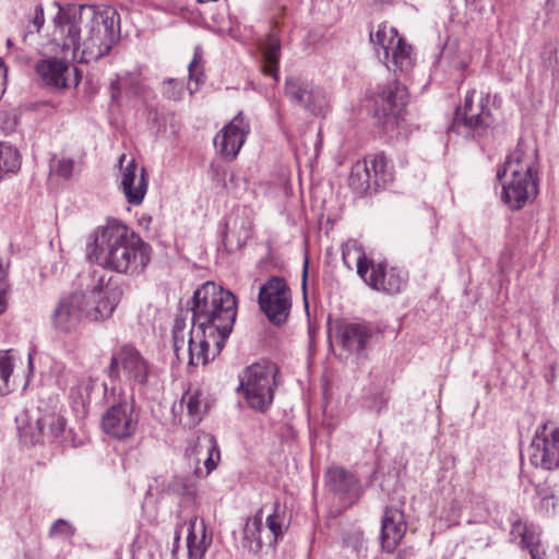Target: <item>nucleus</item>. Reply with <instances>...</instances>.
<instances>
[{
	"mask_svg": "<svg viewBox=\"0 0 559 559\" xmlns=\"http://www.w3.org/2000/svg\"><path fill=\"white\" fill-rule=\"evenodd\" d=\"M52 23L51 40L63 57L38 61L36 72L46 85L55 88L68 86L70 60L79 63L98 61L109 55L119 38V14L112 7L60 8Z\"/></svg>",
	"mask_w": 559,
	"mask_h": 559,
	"instance_id": "nucleus-1",
	"label": "nucleus"
},
{
	"mask_svg": "<svg viewBox=\"0 0 559 559\" xmlns=\"http://www.w3.org/2000/svg\"><path fill=\"white\" fill-rule=\"evenodd\" d=\"M88 262L123 275H139L151 261V247L127 224L108 219L86 239Z\"/></svg>",
	"mask_w": 559,
	"mask_h": 559,
	"instance_id": "nucleus-2",
	"label": "nucleus"
},
{
	"mask_svg": "<svg viewBox=\"0 0 559 559\" xmlns=\"http://www.w3.org/2000/svg\"><path fill=\"white\" fill-rule=\"evenodd\" d=\"M121 296L119 285L102 275L85 292L62 297L52 312V324L56 330L69 333L85 318L92 321L106 320L111 317Z\"/></svg>",
	"mask_w": 559,
	"mask_h": 559,
	"instance_id": "nucleus-3",
	"label": "nucleus"
},
{
	"mask_svg": "<svg viewBox=\"0 0 559 559\" xmlns=\"http://www.w3.org/2000/svg\"><path fill=\"white\" fill-rule=\"evenodd\" d=\"M237 297L228 289L205 282L192 297V323L226 342L237 317Z\"/></svg>",
	"mask_w": 559,
	"mask_h": 559,
	"instance_id": "nucleus-4",
	"label": "nucleus"
},
{
	"mask_svg": "<svg viewBox=\"0 0 559 559\" xmlns=\"http://www.w3.org/2000/svg\"><path fill=\"white\" fill-rule=\"evenodd\" d=\"M174 350L181 362L190 366L206 365L223 349L225 342L216 338V335L192 323L185 334V321L177 319L173 329Z\"/></svg>",
	"mask_w": 559,
	"mask_h": 559,
	"instance_id": "nucleus-5",
	"label": "nucleus"
},
{
	"mask_svg": "<svg viewBox=\"0 0 559 559\" xmlns=\"http://www.w3.org/2000/svg\"><path fill=\"white\" fill-rule=\"evenodd\" d=\"M277 372L276 365L266 361L252 364L242 371L237 392L250 408L260 413L270 408L277 386Z\"/></svg>",
	"mask_w": 559,
	"mask_h": 559,
	"instance_id": "nucleus-6",
	"label": "nucleus"
},
{
	"mask_svg": "<svg viewBox=\"0 0 559 559\" xmlns=\"http://www.w3.org/2000/svg\"><path fill=\"white\" fill-rule=\"evenodd\" d=\"M492 105L493 99L489 92L468 91L463 105L455 109L450 129L464 136L484 135L495 122Z\"/></svg>",
	"mask_w": 559,
	"mask_h": 559,
	"instance_id": "nucleus-7",
	"label": "nucleus"
},
{
	"mask_svg": "<svg viewBox=\"0 0 559 559\" xmlns=\"http://www.w3.org/2000/svg\"><path fill=\"white\" fill-rule=\"evenodd\" d=\"M287 528L285 511L276 502L273 511L265 519L263 509L249 518L243 527V545L250 551L258 552L264 546H274L278 538L283 537Z\"/></svg>",
	"mask_w": 559,
	"mask_h": 559,
	"instance_id": "nucleus-8",
	"label": "nucleus"
},
{
	"mask_svg": "<svg viewBox=\"0 0 559 559\" xmlns=\"http://www.w3.org/2000/svg\"><path fill=\"white\" fill-rule=\"evenodd\" d=\"M370 40L378 53H380V49L383 50L389 70L407 72L414 67L415 58L412 46L399 35L393 26L380 24L376 33L370 34Z\"/></svg>",
	"mask_w": 559,
	"mask_h": 559,
	"instance_id": "nucleus-9",
	"label": "nucleus"
},
{
	"mask_svg": "<svg viewBox=\"0 0 559 559\" xmlns=\"http://www.w3.org/2000/svg\"><path fill=\"white\" fill-rule=\"evenodd\" d=\"M358 275L377 292L388 295L400 294L407 285L408 273L396 266H388L383 262L376 263L367 257L358 260Z\"/></svg>",
	"mask_w": 559,
	"mask_h": 559,
	"instance_id": "nucleus-10",
	"label": "nucleus"
},
{
	"mask_svg": "<svg viewBox=\"0 0 559 559\" xmlns=\"http://www.w3.org/2000/svg\"><path fill=\"white\" fill-rule=\"evenodd\" d=\"M139 413L134 400L123 399L106 409L102 416V429L112 439L127 441L138 431Z\"/></svg>",
	"mask_w": 559,
	"mask_h": 559,
	"instance_id": "nucleus-11",
	"label": "nucleus"
},
{
	"mask_svg": "<svg viewBox=\"0 0 559 559\" xmlns=\"http://www.w3.org/2000/svg\"><path fill=\"white\" fill-rule=\"evenodd\" d=\"M258 302L271 322H285L292 308V294L287 283L278 276L269 278L260 287Z\"/></svg>",
	"mask_w": 559,
	"mask_h": 559,
	"instance_id": "nucleus-12",
	"label": "nucleus"
},
{
	"mask_svg": "<svg viewBox=\"0 0 559 559\" xmlns=\"http://www.w3.org/2000/svg\"><path fill=\"white\" fill-rule=\"evenodd\" d=\"M120 370L132 384L144 386L150 376V365L132 345L124 344L111 356L107 368L110 378H118Z\"/></svg>",
	"mask_w": 559,
	"mask_h": 559,
	"instance_id": "nucleus-13",
	"label": "nucleus"
},
{
	"mask_svg": "<svg viewBox=\"0 0 559 559\" xmlns=\"http://www.w3.org/2000/svg\"><path fill=\"white\" fill-rule=\"evenodd\" d=\"M531 463L544 469L559 468V427L544 423L537 427L530 447Z\"/></svg>",
	"mask_w": 559,
	"mask_h": 559,
	"instance_id": "nucleus-14",
	"label": "nucleus"
},
{
	"mask_svg": "<svg viewBox=\"0 0 559 559\" xmlns=\"http://www.w3.org/2000/svg\"><path fill=\"white\" fill-rule=\"evenodd\" d=\"M510 174L511 177L538 178V150L533 142L520 140L516 147L508 155L497 177Z\"/></svg>",
	"mask_w": 559,
	"mask_h": 559,
	"instance_id": "nucleus-15",
	"label": "nucleus"
},
{
	"mask_svg": "<svg viewBox=\"0 0 559 559\" xmlns=\"http://www.w3.org/2000/svg\"><path fill=\"white\" fill-rule=\"evenodd\" d=\"M407 100L406 87L396 81L390 82L383 86L376 98L374 115L385 128H393L397 124V118L407 105Z\"/></svg>",
	"mask_w": 559,
	"mask_h": 559,
	"instance_id": "nucleus-16",
	"label": "nucleus"
},
{
	"mask_svg": "<svg viewBox=\"0 0 559 559\" xmlns=\"http://www.w3.org/2000/svg\"><path fill=\"white\" fill-rule=\"evenodd\" d=\"M250 133V123L239 111L214 138L217 154L224 159L233 160L239 154Z\"/></svg>",
	"mask_w": 559,
	"mask_h": 559,
	"instance_id": "nucleus-17",
	"label": "nucleus"
},
{
	"mask_svg": "<svg viewBox=\"0 0 559 559\" xmlns=\"http://www.w3.org/2000/svg\"><path fill=\"white\" fill-rule=\"evenodd\" d=\"M538 193V178L511 177L502 185V200L512 210L522 209Z\"/></svg>",
	"mask_w": 559,
	"mask_h": 559,
	"instance_id": "nucleus-18",
	"label": "nucleus"
},
{
	"mask_svg": "<svg viewBox=\"0 0 559 559\" xmlns=\"http://www.w3.org/2000/svg\"><path fill=\"white\" fill-rule=\"evenodd\" d=\"M39 415L36 418V432L32 433V442L56 441L66 431L67 420L55 405L51 407L38 408Z\"/></svg>",
	"mask_w": 559,
	"mask_h": 559,
	"instance_id": "nucleus-19",
	"label": "nucleus"
},
{
	"mask_svg": "<svg viewBox=\"0 0 559 559\" xmlns=\"http://www.w3.org/2000/svg\"><path fill=\"white\" fill-rule=\"evenodd\" d=\"M148 182L144 167H139L134 159L121 168V189L126 200L132 205H140L147 192Z\"/></svg>",
	"mask_w": 559,
	"mask_h": 559,
	"instance_id": "nucleus-20",
	"label": "nucleus"
},
{
	"mask_svg": "<svg viewBox=\"0 0 559 559\" xmlns=\"http://www.w3.org/2000/svg\"><path fill=\"white\" fill-rule=\"evenodd\" d=\"M407 531L405 514L397 508H385L381 520V546L386 552H393Z\"/></svg>",
	"mask_w": 559,
	"mask_h": 559,
	"instance_id": "nucleus-21",
	"label": "nucleus"
},
{
	"mask_svg": "<svg viewBox=\"0 0 559 559\" xmlns=\"http://www.w3.org/2000/svg\"><path fill=\"white\" fill-rule=\"evenodd\" d=\"M212 533L202 519L194 516L187 527L186 546L188 559H203L212 544Z\"/></svg>",
	"mask_w": 559,
	"mask_h": 559,
	"instance_id": "nucleus-22",
	"label": "nucleus"
},
{
	"mask_svg": "<svg viewBox=\"0 0 559 559\" xmlns=\"http://www.w3.org/2000/svg\"><path fill=\"white\" fill-rule=\"evenodd\" d=\"M193 453L198 462L203 459L205 466L204 474L199 467L195 468V474L198 477L207 476L211 472H213L221 459L216 440L211 435H204L197 439V442L193 447Z\"/></svg>",
	"mask_w": 559,
	"mask_h": 559,
	"instance_id": "nucleus-23",
	"label": "nucleus"
},
{
	"mask_svg": "<svg viewBox=\"0 0 559 559\" xmlns=\"http://www.w3.org/2000/svg\"><path fill=\"white\" fill-rule=\"evenodd\" d=\"M181 405L187 408L190 424H199L209 407L206 389L202 385L189 386L181 397Z\"/></svg>",
	"mask_w": 559,
	"mask_h": 559,
	"instance_id": "nucleus-24",
	"label": "nucleus"
},
{
	"mask_svg": "<svg viewBox=\"0 0 559 559\" xmlns=\"http://www.w3.org/2000/svg\"><path fill=\"white\" fill-rule=\"evenodd\" d=\"M370 337V330L361 324H345L340 330L342 346L352 353L364 350Z\"/></svg>",
	"mask_w": 559,
	"mask_h": 559,
	"instance_id": "nucleus-25",
	"label": "nucleus"
},
{
	"mask_svg": "<svg viewBox=\"0 0 559 559\" xmlns=\"http://www.w3.org/2000/svg\"><path fill=\"white\" fill-rule=\"evenodd\" d=\"M281 55V44L280 40L270 36L265 43L263 48V64L262 70L264 74L274 78L275 81H278V60Z\"/></svg>",
	"mask_w": 559,
	"mask_h": 559,
	"instance_id": "nucleus-26",
	"label": "nucleus"
},
{
	"mask_svg": "<svg viewBox=\"0 0 559 559\" xmlns=\"http://www.w3.org/2000/svg\"><path fill=\"white\" fill-rule=\"evenodd\" d=\"M300 107L313 115H322L329 108L328 94L323 88L311 83Z\"/></svg>",
	"mask_w": 559,
	"mask_h": 559,
	"instance_id": "nucleus-27",
	"label": "nucleus"
},
{
	"mask_svg": "<svg viewBox=\"0 0 559 559\" xmlns=\"http://www.w3.org/2000/svg\"><path fill=\"white\" fill-rule=\"evenodd\" d=\"M348 185L357 193L366 192L373 185L368 163L365 159L358 160L352 166Z\"/></svg>",
	"mask_w": 559,
	"mask_h": 559,
	"instance_id": "nucleus-28",
	"label": "nucleus"
},
{
	"mask_svg": "<svg viewBox=\"0 0 559 559\" xmlns=\"http://www.w3.org/2000/svg\"><path fill=\"white\" fill-rule=\"evenodd\" d=\"M326 481L333 491L341 495L348 492L356 485L354 475L337 466L328 469Z\"/></svg>",
	"mask_w": 559,
	"mask_h": 559,
	"instance_id": "nucleus-29",
	"label": "nucleus"
},
{
	"mask_svg": "<svg viewBox=\"0 0 559 559\" xmlns=\"http://www.w3.org/2000/svg\"><path fill=\"white\" fill-rule=\"evenodd\" d=\"M368 163L371 180L376 188L391 181L392 176L388 170V162L383 154H372L364 158Z\"/></svg>",
	"mask_w": 559,
	"mask_h": 559,
	"instance_id": "nucleus-30",
	"label": "nucleus"
},
{
	"mask_svg": "<svg viewBox=\"0 0 559 559\" xmlns=\"http://www.w3.org/2000/svg\"><path fill=\"white\" fill-rule=\"evenodd\" d=\"M13 370L14 356L12 350H0V396H4L13 391Z\"/></svg>",
	"mask_w": 559,
	"mask_h": 559,
	"instance_id": "nucleus-31",
	"label": "nucleus"
},
{
	"mask_svg": "<svg viewBox=\"0 0 559 559\" xmlns=\"http://www.w3.org/2000/svg\"><path fill=\"white\" fill-rule=\"evenodd\" d=\"M21 168L19 151L7 142L0 143V174L4 178L8 174H16Z\"/></svg>",
	"mask_w": 559,
	"mask_h": 559,
	"instance_id": "nucleus-32",
	"label": "nucleus"
},
{
	"mask_svg": "<svg viewBox=\"0 0 559 559\" xmlns=\"http://www.w3.org/2000/svg\"><path fill=\"white\" fill-rule=\"evenodd\" d=\"M121 88L126 90V92L131 95H142L144 93V84L141 74L138 72L126 73L111 82L112 97H116V93Z\"/></svg>",
	"mask_w": 559,
	"mask_h": 559,
	"instance_id": "nucleus-33",
	"label": "nucleus"
},
{
	"mask_svg": "<svg viewBox=\"0 0 559 559\" xmlns=\"http://www.w3.org/2000/svg\"><path fill=\"white\" fill-rule=\"evenodd\" d=\"M75 160L72 157L53 156L50 162V175L63 180H70L74 173Z\"/></svg>",
	"mask_w": 559,
	"mask_h": 559,
	"instance_id": "nucleus-34",
	"label": "nucleus"
},
{
	"mask_svg": "<svg viewBox=\"0 0 559 559\" xmlns=\"http://www.w3.org/2000/svg\"><path fill=\"white\" fill-rule=\"evenodd\" d=\"M311 82L302 81L300 79L290 78L285 83V94L294 104L300 106L305 100L308 87Z\"/></svg>",
	"mask_w": 559,
	"mask_h": 559,
	"instance_id": "nucleus-35",
	"label": "nucleus"
},
{
	"mask_svg": "<svg viewBox=\"0 0 559 559\" xmlns=\"http://www.w3.org/2000/svg\"><path fill=\"white\" fill-rule=\"evenodd\" d=\"M202 57L200 50L197 48L193 55L192 60L189 63L188 70H189V80L195 82V87L192 88L189 86L190 94L194 93L201 83H203L204 75L202 71Z\"/></svg>",
	"mask_w": 559,
	"mask_h": 559,
	"instance_id": "nucleus-36",
	"label": "nucleus"
},
{
	"mask_svg": "<svg viewBox=\"0 0 559 559\" xmlns=\"http://www.w3.org/2000/svg\"><path fill=\"white\" fill-rule=\"evenodd\" d=\"M185 93L183 83L176 79H168L163 83V95L171 100L181 99Z\"/></svg>",
	"mask_w": 559,
	"mask_h": 559,
	"instance_id": "nucleus-37",
	"label": "nucleus"
},
{
	"mask_svg": "<svg viewBox=\"0 0 559 559\" xmlns=\"http://www.w3.org/2000/svg\"><path fill=\"white\" fill-rule=\"evenodd\" d=\"M342 255L344 263L349 265V259L353 258L356 260V265L358 266V260L360 257H366L361 246L356 240H348L342 247Z\"/></svg>",
	"mask_w": 559,
	"mask_h": 559,
	"instance_id": "nucleus-38",
	"label": "nucleus"
},
{
	"mask_svg": "<svg viewBox=\"0 0 559 559\" xmlns=\"http://www.w3.org/2000/svg\"><path fill=\"white\" fill-rule=\"evenodd\" d=\"M10 285L8 282L7 266L0 262V314H2L8 305Z\"/></svg>",
	"mask_w": 559,
	"mask_h": 559,
	"instance_id": "nucleus-39",
	"label": "nucleus"
},
{
	"mask_svg": "<svg viewBox=\"0 0 559 559\" xmlns=\"http://www.w3.org/2000/svg\"><path fill=\"white\" fill-rule=\"evenodd\" d=\"M45 24V15H44V9L41 5H37L34 11L33 19L28 25V31L24 35V39H26L27 35L36 32L39 33L41 27Z\"/></svg>",
	"mask_w": 559,
	"mask_h": 559,
	"instance_id": "nucleus-40",
	"label": "nucleus"
},
{
	"mask_svg": "<svg viewBox=\"0 0 559 559\" xmlns=\"http://www.w3.org/2000/svg\"><path fill=\"white\" fill-rule=\"evenodd\" d=\"M72 526L66 520H57L49 530V535L52 537L72 535Z\"/></svg>",
	"mask_w": 559,
	"mask_h": 559,
	"instance_id": "nucleus-41",
	"label": "nucleus"
},
{
	"mask_svg": "<svg viewBox=\"0 0 559 559\" xmlns=\"http://www.w3.org/2000/svg\"><path fill=\"white\" fill-rule=\"evenodd\" d=\"M538 543H539V533L533 525H530L526 528L525 534L521 537V544L524 548L527 549Z\"/></svg>",
	"mask_w": 559,
	"mask_h": 559,
	"instance_id": "nucleus-42",
	"label": "nucleus"
},
{
	"mask_svg": "<svg viewBox=\"0 0 559 559\" xmlns=\"http://www.w3.org/2000/svg\"><path fill=\"white\" fill-rule=\"evenodd\" d=\"M239 221V217H236L233 222V228L236 229L237 226L239 225L240 227V231H239V236L243 239V240H247L250 236H251V231H252V222L248 218V217H245V218H241L240 223L238 222Z\"/></svg>",
	"mask_w": 559,
	"mask_h": 559,
	"instance_id": "nucleus-43",
	"label": "nucleus"
},
{
	"mask_svg": "<svg viewBox=\"0 0 559 559\" xmlns=\"http://www.w3.org/2000/svg\"><path fill=\"white\" fill-rule=\"evenodd\" d=\"M530 525L521 520H516L513 524H512V528H511V535L514 537V538H520L525 534L526 532V528L528 527Z\"/></svg>",
	"mask_w": 559,
	"mask_h": 559,
	"instance_id": "nucleus-44",
	"label": "nucleus"
},
{
	"mask_svg": "<svg viewBox=\"0 0 559 559\" xmlns=\"http://www.w3.org/2000/svg\"><path fill=\"white\" fill-rule=\"evenodd\" d=\"M178 484L182 485V491H180L182 495L190 496L191 499L195 497L197 485L193 480H191L190 483L186 480H179Z\"/></svg>",
	"mask_w": 559,
	"mask_h": 559,
	"instance_id": "nucleus-45",
	"label": "nucleus"
},
{
	"mask_svg": "<svg viewBox=\"0 0 559 559\" xmlns=\"http://www.w3.org/2000/svg\"><path fill=\"white\" fill-rule=\"evenodd\" d=\"M530 550L532 559H545V550L540 543L527 548Z\"/></svg>",
	"mask_w": 559,
	"mask_h": 559,
	"instance_id": "nucleus-46",
	"label": "nucleus"
},
{
	"mask_svg": "<svg viewBox=\"0 0 559 559\" xmlns=\"http://www.w3.org/2000/svg\"><path fill=\"white\" fill-rule=\"evenodd\" d=\"M5 72H7V69L4 67V63H3L2 59H0V78L5 76Z\"/></svg>",
	"mask_w": 559,
	"mask_h": 559,
	"instance_id": "nucleus-47",
	"label": "nucleus"
},
{
	"mask_svg": "<svg viewBox=\"0 0 559 559\" xmlns=\"http://www.w3.org/2000/svg\"><path fill=\"white\" fill-rule=\"evenodd\" d=\"M307 270H308V260L306 259L305 265H304V285L306 284V277H307Z\"/></svg>",
	"mask_w": 559,
	"mask_h": 559,
	"instance_id": "nucleus-48",
	"label": "nucleus"
},
{
	"mask_svg": "<svg viewBox=\"0 0 559 559\" xmlns=\"http://www.w3.org/2000/svg\"><path fill=\"white\" fill-rule=\"evenodd\" d=\"M178 542H179V535H176V537H175V544H174V549H173V554H174V555H175V554H176V551H177Z\"/></svg>",
	"mask_w": 559,
	"mask_h": 559,
	"instance_id": "nucleus-49",
	"label": "nucleus"
},
{
	"mask_svg": "<svg viewBox=\"0 0 559 559\" xmlns=\"http://www.w3.org/2000/svg\"><path fill=\"white\" fill-rule=\"evenodd\" d=\"M124 158H126V155H124V154H122V155L120 156V158H119V163H120V165H122V163H123Z\"/></svg>",
	"mask_w": 559,
	"mask_h": 559,
	"instance_id": "nucleus-50",
	"label": "nucleus"
},
{
	"mask_svg": "<svg viewBox=\"0 0 559 559\" xmlns=\"http://www.w3.org/2000/svg\"><path fill=\"white\" fill-rule=\"evenodd\" d=\"M556 64H557V67H556V69L554 70V72L559 73V61H558V60L556 61Z\"/></svg>",
	"mask_w": 559,
	"mask_h": 559,
	"instance_id": "nucleus-51",
	"label": "nucleus"
},
{
	"mask_svg": "<svg viewBox=\"0 0 559 559\" xmlns=\"http://www.w3.org/2000/svg\"><path fill=\"white\" fill-rule=\"evenodd\" d=\"M7 45H8L9 47H11V46H12V39H10V38H9V39L7 40Z\"/></svg>",
	"mask_w": 559,
	"mask_h": 559,
	"instance_id": "nucleus-52",
	"label": "nucleus"
},
{
	"mask_svg": "<svg viewBox=\"0 0 559 559\" xmlns=\"http://www.w3.org/2000/svg\"><path fill=\"white\" fill-rule=\"evenodd\" d=\"M74 84H75V85H78V84H79V80H78V79H75V80H74Z\"/></svg>",
	"mask_w": 559,
	"mask_h": 559,
	"instance_id": "nucleus-53",
	"label": "nucleus"
}]
</instances>
